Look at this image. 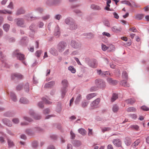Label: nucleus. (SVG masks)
Here are the masks:
<instances>
[{
    "label": "nucleus",
    "instance_id": "f257e3e1",
    "mask_svg": "<svg viewBox=\"0 0 149 149\" xmlns=\"http://www.w3.org/2000/svg\"><path fill=\"white\" fill-rule=\"evenodd\" d=\"M67 45L66 42H60L57 45L56 49L60 52L63 51Z\"/></svg>",
    "mask_w": 149,
    "mask_h": 149
},
{
    "label": "nucleus",
    "instance_id": "f03ea898",
    "mask_svg": "<svg viewBox=\"0 0 149 149\" xmlns=\"http://www.w3.org/2000/svg\"><path fill=\"white\" fill-rule=\"evenodd\" d=\"M62 84L63 87L62 88L61 92L62 93V96L63 98L67 92L66 87L68 86V81L64 79L62 81Z\"/></svg>",
    "mask_w": 149,
    "mask_h": 149
},
{
    "label": "nucleus",
    "instance_id": "7ed1b4c3",
    "mask_svg": "<svg viewBox=\"0 0 149 149\" xmlns=\"http://www.w3.org/2000/svg\"><path fill=\"white\" fill-rule=\"evenodd\" d=\"M13 54V56L16 57L19 60H23L24 59V55L19 53L18 50H16L14 52Z\"/></svg>",
    "mask_w": 149,
    "mask_h": 149
},
{
    "label": "nucleus",
    "instance_id": "20e7f679",
    "mask_svg": "<svg viewBox=\"0 0 149 149\" xmlns=\"http://www.w3.org/2000/svg\"><path fill=\"white\" fill-rule=\"evenodd\" d=\"M95 84L98 87L103 88L105 86V82L101 79H96L95 80Z\"/></svg>",
    "mask_w": 149,
    "mask_h": 149
},
{
    "label": "nucleus",
    "instance_id": "39448f33",
    "mask_svg": "<svg viewBox=\"0 0 149 149\" xmlns=\"http://www.w3.org/2000/svg\"><path fill=\"white\" fill-rule=\"evenodd\" d=\"M71 45L75 49H79L81 47L80 43L77 41L72 40L71 42Z\"/></svg>",
    "mask_w": 149,
    "mask_h": 149
},
{
    "label": "nucleus",
    "instance_id": "423d86ee",
    "mask_svg": "<svg viewBox=\"0 0 149 149\" xmlns=\"http://www.w3.org/2000/svg\"><path fill=\"white\" fill-rule=\"evenodd\" d=\"M112 142L115 146L117 147H122V142L120 139H115L113 140Z\"/></svg>",
    "mask_w": 149,
    "mask_h": 149
},
{
    "label": "nucleus",
    "instance_id": "0eeeda50",
    "mask_svg": "<svg viewBox=\"0 0 149 149\" xmlns=\"http://www.w3.org/2000/svg\"><path fill=\"white\" fill-rule=\"evenodd\" d=\"M11 77L13 79H15V78L21 79L23 78V76L19 73H15L12 75Z\"/></svg>",
    "mask_w": 149,
    "mask_h": 149
},
{
    "label": "nucleus",
    "instance_id": "6e6552de",
    "mask_svg": "<svg viewBox=\"0 0 149 149\" xmlns=\"http://www.w3.org/2000/svg\"><path fill=\"white\" fill-rule=\"evenodd\" d=\"M100 101V98H97L95 100L93 101L91 104V107H95L97 106L99 103Z\"/></svg>",
    "mask_w": 149,
    "mask_h": 149
},
{
    "label": "nucleus",
    "instance_id": "1a4fd4ad",
    "mask_svg": "<svg viewBox=\"0 0 149 149\" xmlns=\"http://www.w3.org/2000/svg\"><path fill=\"white\" fill-rule=\"evenodd\" d=\"M111 29L112 31L116 33L120 32L121 30V29L120 27L118 28L116 26H113Z\"/></svg>",
    "mask_w": 149,
    "mask_h": 149
},
{
    "label": "nucleus",
    "instance_id": "9d476101",
    "mask_svg": "<svg viewBox=\"0 0 149 149\" xmlns=\"http://www.w3.org/2000/svg\"><path fill=\"white\" fill-rule=\"evenodd\" d=\"M107 82L110 84H116L117 81L116 80H113L111 78H108L107 79Z\"/></svg>",
    "mask_w": 149,
    "mask_h": 149
},
{
    "label": "nucleus",
    "instance_id": "9b49d317",
    "mask_svg": "<svg viewBox=\"0 0 149 149\" xmlns=\"http://www.w3.org/2000/svg\"><path fill=\"white\" fill-rule=\"evenodd\" d=\"M60 1V0H48L47 3L50 4H57Z\"/></svg>",
    "mask_w": 149,
    "mask_h": 149
},
{
    "label": "nucleus",
    "instance_id": "f8f14e48",
    "mask_svg": "<svg viewBox=\"0 0 149 149\" xmlns=\"http://www.w3.org/2000/svg\"><path fill=\"white\" fill-rule=\"evenodd\" d=\"M4 123L7 126L9 127H11L12 126L11 122L8 119L5 118L3 120Z\"/></svg>",
    "mask_w": 149,
    "mask_h": 149
},
{
    "label": "nucleus",
    "instance_id": "ddd939ff",
    "mask_svg": "<svg viewBox=\"0 0 149 149\" xmlns=\"http://www.w3.org/2000/svg\"><path fill=\"white\" fill-rule=\"evenodd\" d=\"M24 23V21L22 19H18V21L17 23L18 26L21 27H23Z\"/></svg>",
    "mask_w": 149,
    "mask_h": 149
},
{
    "label": "nucleus",
    "instance_id": "4468645a",
    "mask_svg": "<svg viewBox=\"0 0 149 149\" xmlns=\"http://www.w3.org/2000/svg\"><path fill=\"white\" fill-rule=\"evenodd\" d=\"M29 113L31 116H33V118L36 120H38L41 118V116L39 115H37L35 116L34 115V113L32 111H31Z\"/></svg>",
    "mask_w": 149,
    "mask_h": 149
},
{
    "label": "nucleus",
    "instance_id": "2eb2a0df",
    "mask_svg": "<svg viewBox=\"0 0 149 149\" xmlns=\"http://www.w3.org/2000/svg\"><path fill=\"white\" fill-rule=\"evenodd\" d=\"M91 8L94 10H100L101 8L100 6L95 4H92L91 6Z\"/></svg>",
    "mask_w": 149,
    "mask_h": 149
},
{
    "label": "nucleus",
    "instance_id": "dca6fc26",
    "mask_svg": "<svg viewBox=\"0 0 149 149\" xmlns=\"http://www.w3.org/2000/svg\"><path fill=\"white\" fill-rule=\"evenodd\" d=\"M97 62L96 60H94L89 64V66L92 68H95L97 66Z\"/></svg>",
    "mask_w": 149,
    "mask_h": 149
},
{
    "label": "nucleus",
    "instance_id": "f3484780",
    "mask_svg": "<svg viewBox=\"0 0 149 149\" xmlns=\"http://www.w3.org/2000/svg\"><path fill=\"white\" fill-rule=\"evenodd\" d=\"M50 53L53 55H57L58 54V52L55 49L52 48L50 50Z\"/></svg>",
    "mask_w": 149,
    "mask_h": 149
},
{
    "label": "nucleus",
    "instance_id": "a211bd4d",
    "mask_svg": "<svg viewBox=\"0 0 149 149\" xmlns=\"http://www.w3.org/2000/svg\"><path fill=\"white\" fill-rule=\"evenodd\" d=\"M70 29L73 30L76 29L77 26L74 22H72L70 24Z\"/></svg>",
    "mask_w": 149,
    "mask_h": 149
},
{
    "label": "nucleus",
    "instance_id": "6ab92c4d",
    "mask_svg": "<svg viewBox=\"0 0 149 149\" xmlns=\"http://www.w3.org/2000/svg\"><path fill=\"white\" fill-rule=\"evenodd\" d=\"M125 143L126 145L127 146L130 145L132 143V140L129 137H126L125 139Z\"/></svg>",
    "mask_w": 149,
    "mask_h": 149
},
{
    "label": "nucleus",
    "instance_id": "aec40b11",
    "mask_svg": "<svg viewBox=\"0 0 149 149\" xmlns=\"http://www.w3.org/2000/svg\"><path fill=\"white\" fill-rule=\"evenodd\" d=\"M78 131L83 136H84L86 134V132L84 129L82 128H80Z\"/></svg>",
    "mask_w": 149,
    "mask_h": 149
},
{
    "label": "nucleus",
    "instance_id": "412c9836",
    "mask_svg": "<svg viewBox=\"0 0 149 149\" xmlns=\"http://www.w3.org/2000/svg\"><path fill=\"white\" fill-rule=\"evenodd\" d=\"M96 94L95 93H93L88 95L86 97V99L88 100H89L96 96Z\"/></svg>",
    "mask_w": 149,
    "mask_h": 149
},
{
    "label": "nucleus",
    "instance_id": "4be33fe9",
    "mask_svg": "<svg viewBox=\"0 0 149 149\" xmlns=\"http://www.w3.org/2000/svg\"><path fill=\"white\" fill-rule=\"evenodd\" d=\"M144 15L142 14H139L136 15L134 17L136 19L140 20L143 17Z\"/></svg>",
    "mask_w": 149,
    "mask_h": 149
},
{
    "label": "nucleus",
    "instance_id": "5701e85b",
    "mask_svg": "<svg viewBox=\"0 0 149 149\" xmlns=\"http://www.w3.org/2000/svg\"><path fill=\"white\" fill-rule=\"evenodd\" d=\"M19 101L21 103L24 104H27L29 102V101L28 100L24 97H22L21 98Z\"/></svg>",
    "mask_w": 149,
    "mask_h": 149
},
{
    "label": "nucleus",
    "instance_id": "b1692460",
    "mask_svg": "<svg viewBox=\"0 0 149 149\" xmlns=\"http://www.w3.org/2000/svg\"><path fill=\"white\" fill-rule=\"evenodd\" d=\"M126 110L128 112H135L136 111V109L134 107H128Z\"/></svg>",
    "mask_w": 149,
    "mask_h": 149
},
{
    "label": "nucleus",
    "instance_id": "393cba45",
    "mask_svg": "<svg viewBox=\"0 0 149 149\" xmlns=\"http://www.w3.org/2000/svg\"><path fill=\"white\" fill-rule=\"evenodd\" d=\"M108 51L110 52H113L115 50V46L112 44L110 45L108 47Z\"/></svg>",
    "mask_w": 149,
    "mask_h": 149
},
{
    "label": "nucleus",
    "instance_id": "a878e982",
    "mask_svg": "<svg viewBox=\"0 0 149 149\" xmlns=\"http://www.w3.org/2000/svg\"><path fill=\"white\" fill-rule=\"evenodd\" d=\"M120 84L125 87H129V84L126 80H123L120 82Z\"/></svg>",
    "mask_w": 149,
    "mask_h": 149
},
{
    "label": "nucleus",
    "instance_id": "bb28decb",
    "mask_svg": "<svg viewBox=\"0 0 149 149\" xmlns=\"http://www.w3.org/2000/svg\"><path fill=\"white\" fill-rule=\"evenodd\" d=\"M136 101V100L134 98H131L126 100V102L128 103L132 104Z\"/></svg>",
    "mask_w": 149,
    "mask_h": 149
},
{
    "label": "nucleus",
    "instance_id": "cd10ccee",
    "mask_svg": "<svg viewBox=\"0 0 149 149\" xmlns=\"http://www.w3.org/2000/svg\"><path fill=\"white\" fill-rule=\"evenodd\" d=\"M118 98V96L117 94L113 93L111 98V101L113 102L114 101Z\"/></svg>",
    "mask_w": 149,
    "mask_h": 149
},
{
    "label": "nucleus",
    "instance_id": "c85d7f7f",
    "mask_svg": "<svg viewBox=\"0 0 149 149\" xmlns=\"http://www.w3.org/2000/svg\"><path fill=\"white\" fill-rule=\"evenodd\" d=\"M24 10L22 8H20L17 11L16 13V14L18 15L23 14L24 13Z\"/></svg>",
    "mask_w": 149,
    "mask_h": 149
},
{
    "label": "nucleus",
    "instance_id": "c756f323",
    "mask_svg": "<svg viewBox=\"0 0 149 149\" xmlns=\"http://www.w3.org/2000/svg\"><path fill=\"white\" fill-rule=\"evenodd\" d=\"M25 91L26 92H28L29 90V85L28 83H27L24 86Z\"/></svg>",
    "mask_w": 149,
    "mask_h": 149
},
{
    "label": "nucleus",
    "instance_id": "7c9ffc66",
    "mask_svg": "<svg viewBox=\"0 0 149 149\" xmlns=\"http://www.w3.org/2000/svg\"><path fill=\"white\" fill-rule=\"evenodd\" d=\"M12 13V12L11 11L9 10H0V13L4 14L8 13L9 14H11Z\"/></svg>",
    "mask_w": 149,
    "mask_h": 149
},
{
    "label": "nucleus",
    "instance_id": "2f4dec72",
    "mask_svg": "<svg viewBox=\"0 0 149 149\" xmlns=\"http://www.w3.org/2000/svg\"><path fill=\"white\" fill-rule=\"evenodd\" d=\"M10 96L11 98L15 102L17 101V98L16 96L15 95V94L11 92L10 93Z\"/></svg>",
    "mask_w": 149,
    "mask_h": 149
},
{
    "label": "nucleus",
    "instance_id": "473e14b6",
    "mask_svg": "<svg viewBox=\"0 0 149 149\" xmlns=\"http://www.w3.org/2000/svg\"><path fill=\"white\" fill-rule=\"evenodd\" d=\"M68 70L73 73H75L76 71L75 69L73 66H70L68 68Z\"/></svg>",
    "mask_w": 149,
    "mask_h": 149
},
{
    "label": "nucleus",
    "instance_id": "72a5a7b5",
    "mask_svg": "<svg viewBox=\"0 0 149 149\" xmlns=\"http://www.w3.org/2000/svg\"><path fill=\"white\" fill-rule=\"evenodd\" d=\"M118 107L116 104H115L113 105L112 110L113 112H117L118 111Z\"/></svg>",
    "mask_w": 149,
    "mask_h": 149
},
{
    "label": "nucleus",
    "instance_id": "f704fd0d",
    "mask_svg": "<svg viewBox=\"0 0 149 149\" xmlns=\"http://www.w3.org/2000/svg\"><path fill=\"white\" fill-rule=\"evenodd\" d=\"M102 132L103 133L110 131L111 130V128L110 127H104L101 129Z\"/></svg>",
    "mask_w": 149,
    "mask_h": 149
},
{
    "label": "nucleus",
    "instance_id": "c9c22d12",
    "mask_svg": "<svg viewBox=\"0 0 149 149\" xmlns=\"http://www.w3.org/2000/svg\"><path fill=\"white\" fill-rule=\"evenodd\" d=\"M10 28V26L8 24H6L3 26V28L6 31H7Z\"/></svg>",
    "mask_w": 149,
    "mask_h": 149
},
{
    "label": "nucleus",
    "instance_id": "e433bc0d",
    "mask_svg": "<svg viewBox=\"0 0 149 149\" xmlns=\"http://www.w3.org/2000/svg\"><path fill=\"white\" fill-rule=\"evenodd\" d=\"M121 3H122L126 4L129 6L132 7V4L128 1L126 0L123 1H121Z\"/></svg>",
    "mask_w": 149,
    "mask_h": 149
},
{
    "label": "nucleus",
    "instance_id": "4c0bfd02",
    "mask_svg": "<svg viewBox=\"0 0 149 149\" xmlns=\"http://www.w3.org/2000/svg\"><path fill=\"white\" fill-rule=\"evenodd\" d=\"M122 76L123 78L125 79H127L128 75L126 71H123V72Z\"/></svg>",
    "mask_w": 149,
    "mask_h": 149
},
{
    "label": "nucleus",
    "instance_id": "58836bf2",
    "mask_svg": "<svg viewBox=\"0 0 149 149\" xmlns=\"http://www.w3.org/2000/svg\"><path fill=\"white\" fill-rule=\"evenodd\" d=\"M130 127L133 129H135V130L138 131L139 129V127L137 125H132L130 126Z\"/></svg>",
    "mask_w": 149,
    "mask_h": 149
},
{
    "label": "nucleus",
    "instance_id": "ea45409f",
    "mask_svg": "<svg viewBox=\"0 0 149 149\" xmlns=\"http://www.w3.org/2000/svg\"><path fill=\"white\" fill-rule=\"evenodd\" d=\"M60 34V32L59 31V29L58 27L55 30V35L57 36V37H58Z\"/></svg>",
    "mask_w": 149,
    "mask_h": 149
},
{
    "label": "nucleus",
    "instance_id": "a19ab883",
    "mask_svg": "<svg viewBox=\"0 0 149 149\" xmlns=\"http://www.w3.org/2000/svg\"><path fill=\"white\" fill-rule=\"evenodd\" d=\"M140 143L139 140V139L137 140L132 144V146L136 147Z\"/></svg>",
    "mask_w": 149,
    "mask_h": 149
},
{
    "label": "nucleus",
    "instance_id": "79ce46f5",
    "mask_svg": "<svg viewBox=\"0 0 149 149\" xmlns=\"http://www.w3.org/2000/svg\"><path fill=\"white\" fill-rule=\"evenodd\" d=\"M81 98V95H79L77 96L76 100L75 102L77 103H78L80 101Z\"/></svg>",
    "mask_w": 149,
    "mask_h": 149
},
{
    "label": "nucleus",
    "instance_id": "37998d69",
    "mask_svg": "<svg viewBox=\"0 0 149 149\" xmlns=\"http://www.w3.org/2000/svg\"><path fill=\"white\" fill-rule=\"evenodd\" d=\"M129 31H132L134 32H137V30L136 29L135 27H132L130 28L129 29Z\"/></svg>",
    "mask_w": 149,
    "mask_h": 149
},
{
    "label": "nucleus",
    "instance_id": "c03bdc74",
    "mask_svg": "<svg viewBox=\"0 0 149 149\" xmlns=\"http://www.w3.org/2000/svg\"><path fill=\"white\" fill-rule=\"evenodd\" d=\"M141 109L145 111H149V108L145 106H143L141 107Z\"/></svg>",
    "mask_w": 149,
    "mask_h": 149
},
{
    "label": "nucleus",
    "instance_id": "a18cd8bd",
    "mask_svg": "<svg viewBox=\"0 0 149 149\" xmlns=\"http://www.w3.org/2000/svg\"><path fill=\"white\" fill-rule=\"evenodd\" d=\"M88 104V102H83L82 103L81 106L83 107H86Z\"/></svg>",
    "mask_w": 149,
    "mask_h": 149
},
{
    "label": "nucleus",
    "instance_id": "49530a36",
    "mask_svg": "<svg viewBox=\"0 0 149 149\" xmlns=\"http://www.w3.org/2000/svg\"><path fill=\"white\" fill-rule=\"evenodd\" d=\"M8 146L10 147H11L14 145L13 142L12 141H11L9 139H8Z\"/></svg>",
    "mask_w": 149,
    "mask_h": 149
},
{
    "label": "nucleus",
    "instance_id": "de8ad7c7",
    "mask_svg": "<svg viewBox=\"0 0 149 149\" xmlns=\"http://www.w3.org/2000/svg\"><path fill=\"white\" fill-rule=\"evenodd\" d=\"M102 49L103 51H105L108 49V47H107L104 44H102Z\"/></svg>",
    "mask_w": 149,
    "mask_h": 149
},
{
    "label": "nucleus",
    "instance_id": "09e8293b",
    "mask_svg": "<svg viewBox=\"0 0 149 149\" xmlns=\"http://www.w3.org/2000/svg\"><path fill=\"white\" fill-rule=\"evenodd\" d=\"M86 36H88V38H91L94 37V35L92 33H86Z\"/></svg>",
    "mask_w": 149,
    "mask_h": 149
},
{
    "label": "nucleus",
    "instance_id": "8fccbe9b",
    "mask_svg": "<svg viewBox=\"0 0 149 149\" xmlns=\"http://www.w3.org/2000/svg\"><path fill=\"white\" fill-rule=\"evenodd\" d=\"M41 53V51L40 50H38L36 51V53L35 55L36 56L38 57H39Z\"/></svg>",
    "mask_w": 149,
    "mask_h": 149
},
{
    "label": "nucleus",
    "instance_id": "3c124183",
    "mask_svg": "<svg viewBox=\"0 0 149 149\" xmlns=\"http://www.w3.org/2000/svg\"><path fill=\"white\" fill-rule=\"evenodd\" d=\"M13 122L15 124H17L19 122V120L17 118H15L12 120Z\"/></svg>",
    "mask_w": 149,
    "mask_h": 149
},
{
    "label": "nucleus",
    "instance_id": "603ef678",
    "mask_svg": "<svg viewBox=\"0 0 149 149\" xmlns=\"http://www.w3.org/2000/svg\"><path fill=\"white\" fill-rule=\"evenodd\" d=\"M23 85L22 84L18 85L16 87V90L18 91H19L22 89Z\"/></svg>",
    "mask_w": 149,
    "mask_h": 149
},
{
    "label": "nucleus",
    "instance_id": "864d4df0",
    "mask_svg": "<svg viewBox=\"0 0 149 149\" xmlns=\"http://www.w3.org/2000/svg\"><path fill=\"white\" fill-rule=\"evenodd\" d=\"M130 116L134 119H136L137 117V115L134 114H131L130 115Z\"/></svg>",
    "mask_w": 149,
    "mask_h": 149
},
{
    "label": "nucleus",
    "instance_id": "5fc2aeb1",
    "mask_svg": "<svg viewBox=\"0 0 149 149\" xmlns=\"http://www.w3.org/2000/svg\"><path fill=\"white\" fill-rule=\"evenodd\" d=\"M102 35L103 36H106L108 37H111V35L109 33L106 32H104L102 33Z\"/></svg>",
    "mask_w": 149,
    "mask_h": 149
},
{
    "label": "nucleus",
    "instance_id": "6e6d98bb",
    "mask_svg": "<svg viewBox=\"0 0 149 149\" xmlns=\"http://www.w3.org/2000/svg\"><path fill=\"white\" fill-rule=\"evenodd\" d=\"M43 101L46 103L49 104H50L52 103V102L49 101L48 100H47L45 98H43Z\"/></svg>",
    "mask_w": 149,
    "mask_h": 149
},
{
    "label": "nucleus",
    "instance_id": "4d7b16f0",
    "mask_svg": "<svg viewBox=\"0 0 149 149\" xmlns=\"http://www.w3.org/2000/svg\"><path fill=\"white\" fill-rule=\"evenodd\" d=\"M65 22L67 24H70L72 22L70 21L69 19L67 18L65 20Z\"/></svg>",
    "mask_w": 149,
    "mask_h": 149
},
{
    "label": "nucleus",
    "instance_id": "13d9d810",
    "mask_svg": "<svg viewBox=\"0 0 149 149\" xmlns=\"http://www.w3.org/2000/svg\"><path fill=\"white\" fill-rule=\"evenodd\" d=\"M98 74L101 76H103L104 73L102 72L101 70H97Z\"/></svg>",
    "mask_w": 149,
    "mask_h": 149
},
{
    "label": "nucleus",
    "instance_id": "bf43d9fd",
    "mask_svg": "<svg viewBox=\"0 0 149 149\" xmlns=\"http://www.w3.org/2000/svg\"><path fill=\"white\" fill-rule=\"evenodd\" d=\"M132 6L131 7H138V6L134 2L132 1Z\"/></svg>",
    "mask_w": 149,
    "mask_h": 149
},
{
    "label": "nucleus",
    "instance_id": "052dcab7",
    "mask_svg": "<svg viewBox=\"0 0 149 149\" xmlns=\"http://www.w3.org/2000/svg\"><path fill=\"white\" fill-rule=\"evenodd\" d=\"M8 8H10L11 9L13 8V3L12 2H10L8 6Z\"/></svg>",
    "mask_w": 149,
    "mask_h": 149
},
{
    "label": "nucleus",
    "instance_id": "680f3d73",
    "mask_svg": "<svg viewBox=\"0 0 149 149\" xmlns=\"http://www.w3.org/2000/svg\"><path fill=\"white\" fill-rule=\"evenodd\" d=\"M32 146L33 147L35 148L36 147L38 146V143L37 142L35 141L33 142L32 143Z\"/></svg>",
    "mask_w": 149,
    "mask_h": 149
},
{
    "label": "nucleus",
    "instance_id": "e2e57ef3",
    "mask_svg": "<svg viewBox=\"0 0 149 149\" xmlns=\"http://www.w3.org/2000/svg\"><path fill=\"white\" fill-rule=\"evenodd\" d=\"M50 17V16L49 15H47L44 16L42 17L43 19L44 20H46L49 19Z\"/></svg>",
    "mask_w": 149,
    "mask_h": 149
},
{
    "label": "nucleus",
    "instance_id": "0e129e2a",
    "mask_svg": "<svg viewBox=\"0 0 149 149\" xmlns=\"http://www.w3.org/2000/svg\"><path fill=\"white\" fill-rule=\"evenodd\" d=\"M70 133L72 139H74L75 137V134L72 131H71L70 132Z\"/></svg>",
    "mask_w": 149,
    "mask_h": 149
},
{
    "label": "nucleus",
    "instance_id": "69168bd1",
    "mask_svg": "<svg viewBox=\"0 0 149 149\" xmlns=\"http://www.w3.org/2000/svg\"><path fill=\"white\" fill-rule=\"evenodd\" d=\"M113 14L114 15V17L116 19H118L119 18V16L118 15V14L116 13L115 12L114 13H113Z\"/></svg>",
    "mask_w": 149,
    "mask_h": 149
},
{
    "label": "nucleus",
    "instance_id": "338daca9",
    "mask_svg": "<svg viewBox=\"0 0 149 149\" xmlns=\"http://www.w3.org/2000/svg\"><path fill=\"white\" fill-rule=\"evenodd\" d=\"M88 135L89 136H91L93 134V132H92V130L91 129H88Z\"/></svg>",
    "mask_w": 149,
    "mask_h": 149
},
{
    "label": "nucleus",
    "instance_id": "774afa93",
    "mask_svg": "<svg viewBox=\"0 0 149 149\" xmlns=\"http://www.w3.org/2000/svg\"><path fill=\"white\" fill-rule=\"evenodd\" d=\"M24 118L26 120H27L29 122H31L32 121V119L28 117H24Z\"/></svg>",
    "mask_w": 149,
    "mask_h": 149
}]
</instances>
